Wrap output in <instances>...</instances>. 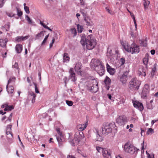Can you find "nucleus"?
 <instances>
[{"label": "nucleus", "mask_w": 158, "mask_h": 158, "mask_svg": "<svg viewBox=\"0 0 158 158\" xmlns=\"http://www.w3.org/2000/svg\"><path fill=\"white\" fill-rule=\"evenodd\" d=\"M128 72L125 71L120 78V81L123 84H125L127 81V77L128 75Z\"/></svg>", "instance_id": "11"}, {"label": "nucleus", "mask_w": 158, "mask_h": 158, "mask_svg": "<svg viewBox=\"0 0 158 158\" xmlns=\"http://www.w3.org/2000/svg\"><path fill=\"white\" fill-rule=\"evenodd\" d=\"M29 37V35H27L25 36H18L15 38V42H19L22 41H24L27 39Z\"/></svg>", "instance_id": "18"}, {"label": "nucleus", "mask_w": 158, "mask_h": 158, "mask_svg": "<svg viewBox=\"0 0 158 158\" xmlns=\"http://www.w3.org/2000/svg\"><path fill=\"white\" fill-rule=\"evenodd\" d=\"M143 3L144 8L145 9L148 8V6L150 4L149 1H144Z\"/></svg>", "instance_id": "35"}, {"label": "nucleus", "mask_w": 158, "mask_h": 158, "mask_svg": "<svg viewBox=\"0 0 158 158\" xmlns=\"http://www.w3.org/2000/svg\"><path fill=\"white\" fill-rule=\"evenodd\" d=\"M16 9L17 10L18 16L19 17L23 15L22 12L19 10V9L17 7H16Z\"/></svg>", "instance_id": "40"}, {"label": "nucleus", "mask_w": 158, "mask_h": 158, "mask_svg": "<svg viewBox=\"0 0 158 158\" xmlns=\"http://www.w3.org/2000/svg\"><path fill=\"white\" fill-rule=\"evenodd\" d=\"M105 149L106 148H102L101 147H98L96 148V149L99 152H102L103 151H104V150H105Z\"/></svg>", "instance_id": "43"}, {"label": "nucleus", "mask_w": 158, "mask_h": 158, "mask_svg": "<svg viewBox=\"0 0 158 158\" xmlns=\"http://www.w3.org/2000/svg\"><path fill=\"white\" fill-rule=\"evenodd\" d=\"M66 102L68 106H71L73 105V103L72 101L69 100H66Z\"/></svg>", "instance_id": "46"}, {"label": "nucleus", "mask_w": 158, "mask_h": 158, "mask_svg": "<svg viewBox=\"0 0 158 158\" xmlns=\"http://www.w3.org/2000/svg\"><path fill=\"white\" fill-rule=\"evenodd\" d=\"M12 127V125H8L7 126V129H6V131H8L9 132V131H11V128Z\"/></svg>", "instance_id": "48"}, {"label": "nucleus", "mask_w": 158, "mask_h": 158, "mask_svg": "<svg viewBox=\"0 0 158 158\" xmlns=\"http://www.w3.org/2000/svg\"><path fill=\"white\" fill-rule=\"evenodd\" d=\"M15 50L18 53H20L23 50V46L22 44H17L15 47Z\"/></svg>", "instance_id": "24"}, {"label": "nucleus", "mask_w": 158, "mask_h": 158, "mask_svg": "<svg viewBox=\"0 0 158 158\" xmlns=\"http://www.w3.org/2000/svg\"><path fill=\"white\" fill-rule=\"evenodd\" d=\"M102 133L103 134L108 135L110 133L112 132L115 134L117 132V127L114 122L109 123L105 122L102 124Z\"/></svg>", "instance_id": "2"}, {"label": "nucleus", "mask_w": 158, "mask_h": 158, "mask_svg": "<svg viewBox=\"0 0 158 158\" xmlns=\"http://www.w3.org/2000/svg\"><path fill=\"white\" fill-rule=\"evenodd\" d=\"M134 106L138 109L140 111H142L143 109V106L142 103L135 101L133 102Z\"/></svg>", "instance_id": "16"}, {"label": "nucleus", "mask_w": 158, "mask_h": 158, "mask_svg": "<svg viewBox=\"0 0 158 158\" xmlns=\"http://www.w3.org/2000/svg\"><path fill=\"white\" fill-rule=\"evenodd\" d=\"M147 67H141L139 69L138 74L142 78L145 77L146 76V72L147 70Z\"/></svg>", "instance_id": "12"}, {"label": "nucleus", "mask_w": 158, "mask_h": 158, "mask_svg": "<svg viewBox=\"0 0 158 158\" xmlns=\"http://www.w3.org/2000/svg\"><path fill=\"white\" fill-rule=\"evenodd\" d=\"M152 55H154L155 53V51L154 49L150 51Z\"/></svg>", "instance_id": "61"}, {"label": "nucleus", "mask_w": 158, "mask_h": 158, "mask_svg": "<svg viewBox=\"0 0 158 158\" xmlns=\"http://www.w3.org/2000/svg\"><path fill=\"white\" fill-rule=\"evenodd\" d=\"M92 62L94 67L98 66L102 64V61L98 59L92 60Z\"/></svg>", "instance_id": "22"}, {"label": "nucleus", "mask_w": 158, "mask_h": 158, "mask_svg": "<svg viewBox=\"0 0 158 158\" xmlns=\"http://www.w3.org/2000/svg\"><path fill=\"white\" fill-rule=\"evenodd\" d=\"M6 134L7 135H10V136H11V137H13V134H12L11 131H9V132H8V131H6Z\"/></svg>", "instance_id": "56"}, {"label": "nucleus", "mask_w": 158, "mask_h": 158, "mask_svg": "<svg viewBox=\"0 0 158 158\" xmlns=\"http://www.w3.org/2000/svg\"><path fill=\"white\" fill-rule=\"evenodd\" d=\"M48 36H49V34L48 35L45 37L43 41V42L42 43V44H41L42 45L44 44L46 42L47 39H48Z\"/></svg>", "instance_id": "50"}, {"label": "nucleus", "mask_w": 158, "mask_h": 158, "mask_svg": "<svg viewBox=\"0 0 158 158\" xmlns=\"http://www.w3.org/2000/svg\"><path fill=\"white\" fill-rule=\"evenodd\" d=\"M33 84L35 86V92L36 93H39L40 92L38 89L36 84L34 82Z\"/></svg>", "instance_id": "45"}, {"label": "nucleus", "mask_w": 158, "mask_h": 158, "mask_svg": "<svg viewBox=\"0 0 158 158\" xmlns=\"http://www.w3.org/2000/svg\"><path fill=\"white\" fill-rule=\"evenodd\" d=\"M156 70V68L155 67L153 68L152 70V72L151 73V75L152 76H153L154 75V73Z\"/></svg>", "instance_id": "54"}, {"label": "nucleus", "mask_w": 158, "mask_h": 158, "mask_svg": "<svg viewBox=\"0 0 158 158\" xmlns=\"http://www.w3.org/2000/svg\"><path fill=\"white\" fill-rule=\"evenodd\" d=\"M12 68H15L16 69H19V66L18 63L17 62H15V64L12 65Z\"/></svg>", "instance_id": "49"}, {"label": "nucleus", "mask_w": 158, "mask_h": 158, "mask_svg": "<svg viewBox=\"0 0 158 158\" xmlns=\"http://www.w3.org/2000/svg\"><path fill=\"white\" fill-rule=\"evenodd\" d=\"M70 31L71 32L74 34L73 37L75 36L77 34V32L76 31V29L74 28H71L70 30Z\"/></svg>", "instance_id": "38"}, {"label": "nucleus", "mask_w": 158, "mask_h": 158, "mask_svg": "<svg viewBox=\"0 0 158 158\" xmlns=\"http://www.w3.org/2000/svg\"><path fill=\"white\" fill-rule=\"evenodd\" d=\"M38 77H39V80L41 81V73L40 72H39L38 73Z\"/></svg>", "instance_id": "62"}, {"label": "nucleus", "mask_w": 158, "mask_h": 158, "mask_svg": "<svg viewBox=\"0 0 158 158\" xmlns=\"http://www.w3.org/2000/svg\"><path fill=\"white\" fill-rule=\"evenodd\" d=\"M121 43L125 50L126 48H127H127H128L129 46H128V45L127 46L125 45V43H124L123 41H121Z\"/></svg>", "instance_id": "53"}, {"label": "nucleus", "mask_w": 158, "mask_h": 158, "mask_svg": "<svg viewBox=\"0 0 158 158\" xmlns=\"http://www.w3.org/2000/svg\"><path fill=\"white\" fill-rule=\"evenodd\" d=\"M112 51L111 48L110 47L107 48L106 56L109 58H111L113 55Z\"/></svg>", "instance_id": "27"}, {"label": "nucleus", "mask_w": 158, "mask_h": 158, "mask_svg": "<svg viewBox=\"0 0 158 158\" xmlns=\"http://www.w3.org/2000/svg\"><path fill=\"white\" fill-rule=\"evenodd\" d=\"M116 122L120 125H123L127 122L126 118L124 116H120L117 118Z\"/></svg>", "instance_id": "10"}, {"label": "nucleus", "mask_w": 158, "mask_h": 158, "mask_svg": "<svg viewBox=\"0 0 158 158\" xmlns=\"http://www.w3.org/2000/svg\"><path fill=\"white\" fill-rule=\"evenodd\" d=\"M81 37V44L83 46L86 45L87 49L92 50L95 47L96 44V40L93 37H92V35H89L86 37L85 34H82Z\"/></svg>", "instance_id": "1"}, {"label": "nucleus", "mask_w": 158, "mask_h": 158, "mask_svg": "<svg viewBox=\"0 0 158 158\" xmlns=\"http://www.w3.org/2000/svg\"><path fill=\"white\" fill-rule=\"evenodd\" d=\"M4 1H0V8L2 7L4 3Z\"/></svg>", "instance_id": "58"}, {"label": "nucleus", "mask_w": 158, "mask_h": 158, "mask_svg": "<svg viewBox=\"0 0 158 158\" xmlns=\"http://www.w3.org/2000/svg\"><path fill=\"white\" fill-rule=\"evenodd\" d=\"M63 60L65 62H68L69 60V58L68 56V54L66 53H64V54L63 56Z\"/></svg>", "instance_id": "32"}, {"label": "nucleus", "mask_w": 158, "mask_h": 158, "mask_svg": "<svg viewBox=\"0 0 158 158\" xmlns=\"http://www.w3.org/2000/svg\"><path fill=\"white\" fill-rule=\"evenodd\" d=\"M80 12H81V13L83 15V16H84V17L85 16V17L86 16V15H85V11L84 10L81 9Z\"/></svg>", "instance_id": "55"}, {"label": "nucleus", "mask_w": 158, "mask_h": 158, "mask_svg": "<svg viewBox=\"0 0 158 158\" xmlns=\"http://www.w3.org/2000/svg\"><path fill=\"white\" fill-rule=\"evenodd\" d=\"M69 73L70 75L69 77V79H71V81L74 82L76 81L77 78L75 76V73L73 71V68H71L70 69Z\"/></svg>", "instance_id": "13"}, {"label": "nucleus", "mask_w": 158, "mask_h": 158, "mask_svg": "<svg viewBox=\"0 0 158 158\" xmlns=\"http://www.w3.org/2000/svg\"><path fill=\"white\" fill-rule=\"evenodd\" d=\"M87 86L88 90L92 93H95L98 90V83L97 80L95 79L90 80Z\"/></svg>", "instance_id": "3"}, {"label": "nucleus", "mask_w": 158, "mask_h": 158, "mask_svg": "<svg viewBox=\"0 0 158 158\" xmlns=\"http://www.w3.org/2000/svg\"><path fill=\"white\" fill-rule=\"evenodd\" d=\"M6 89L8 93L12 94L14 92V88L12 85L8 86V85H7Z\"/></svg>", "instance_id": "30"}, {"label": "nucleus", "mask_w": 158, "mask_h": 158, "mask_svg": "<svg viewBox=\"0 0 158 158\" xmlns=\"http://www.w3.org/2000/svg\"><path fill=\"white\" fill-rule=\"evenodd\" d=\"M77 27L78 32L80 33L81 32L83 29V26L78 24L77 25Z\"/></svg>", "instance_id": "36"}, {"label": "nucleus", "mask_w": 158, "mask_h": 158, "mask_svg": "<svg viewBox=\"0 0 158 158\" xmlns=\"http://www.w3.org/2000/svg\"><path fill=\"white\" fill-rule=\"evenodd\" d=\"M102 155L104 158H111L110 150H107L106 149L102 152Z\"/></svg>", "instance_id": "21"}, {"label": "nucleus", "mask_w": 158, "mask_h": 158, "mask_svg": "<svg viewBox=\"0 0 158 158\" xmlns=\"http://www.w3.org/2000/svg\"><path fill=\"white\" fill-rule=\"evenodd\" d=\"M67 158H75V157L72 155H68L67 156Z\"/></svg>", "instance_id": "63"}, {"label": "nucleus", "mask_w": 158, "mask_h": 158, "mask_svg": "<svg viewBox=\"0 0 158 158\" xmlns=\"http://www.w3.org/2000/svg\"><path fill=\"white\" fill-rule=\"evenodd\" d=\"M36 97V95L34 92L31 91H29L28 95V99L29 101L31 100L32 103L35 102Z\"/></svg>", "instance_id": "15"}, {"label": "nucleus", "mask_w": 158, "mask_h": 158, "mask_svg": "<svg viewBox=\"0 0 158 158\" xmlns=\"http://www.w3.org/2000/svg\"><path fill=\"white\" fill-rule=\"evenodd\" d=\"M44 4H45L47 6H48V5H50V1L48 0L47 1V3H45L44 2Z\"/></svg>", "instance_id": "59"}, {"label": "nucleus", "mask_w": 158, "mask_h": 158, "mask_svg": "<svg viewBox=\"0 0 158 158\" xmlns=\"http://www.w3.org/2000/svg\"><path fill=\"white\" fill-rule=\"evenodd\" d=\"M123 147V148L124 151L125 152L129 153L131 154H137L139 150L138 149L134 147L127 142L126 143Z\"/></svg>", "instance_id": "5"}, {"label": "nucleus", "mask_w": 158, "mask_h": 158, "mask_svg": "<svg viewBox=\"0 0 158 158\" xmlns=\"http://www.w3.org/2000/svg\"><path fill=\"white\" fill-rule=\"evenodd\" d=\"M104 82L106 85V88L107 90H109L110 87L111 80L107 76H106Z\"/></svg>", "instance_id": "20"}, {"label": "nucleus", "mask_w": 158, "mask_h": 158, "mask_svg": "<svg viewBox=\"0 0 158 158\" xmlns=\"http://www.w3.org/2000/svg\"><path fill=\"white\" fill-rule=\"evenodd\" d=\"M6 15L8 16L9 17H12L14 16L15 14H14L13 13H9L6 12Z\"/></svg>", "instance_id": "47"}, {"label": "nucleus", "mask_w": 158, "mask_h": 158, "mask_svg": "<svg viewBox=\"0 0 158 158\" xmlns=\"http://www.w3.org/2000/svg\"><path fill=\"white\" fill-rule=\"evenodd\" d=\"M69 79H68V78L67 77H65L63 79V80L64 81V82L65 83V86H66V84L67 82L68 81Z\"/></svg>", "instance_id": "51"}, {"label": "nucleus", "mask_w": 158, "mask_h": 158, "mask_svg": "<svg viewBox=\"0 0 158 158\" xmlns=\"http://www.w3.org/2000/svg\"><path fill=\"white\" fill-rule=\"evenodd\" d=\"M7 41V39H5L4 40L2 39H0V46L2 47H6Z\"/></svg>", "instance_id": "28"}, {"label": "nucleus", "mask_w": 158, "mask_h": 158, "mask_svg": "<svg viewBox=\"0 0 158 158\" xmlns=\"http://www.w3.org/2000/svg\"><path fill=\"white\" fill-rule=\"evenodd\" d=\"M5 31H8L9 30L10 27V25L9 23H6V24L5 25Z\"/></svg>", "instance_id": "44"}, {"label": "nucleus", "mask_w": 158, "mask_h": 158, "mask_svg": "<svg viewBox=\"0 0 158 158\" xmlns=\"http://www.w3.org/2000/svg\"><path fill=\"white\" fill-rule=\"evenodd\" d=\"M125 50L128 52H130L132 54H136L139 53L140 51L139 46L133 43L131 45L129 46L128 48H125Z\"/></svg>", "instance_id": "7"}, {"label": "nucleus", "mask_w": 158, "mask_h": 158, "mask_svg": "<svg viewBox=\"0 0 158 158\" xmlns=\"http://www.w3.org/2000/svg\"><path fill=\"white\" fill-rule=\"evenodd\" d=\"M40 23L44 28L45 27V26H46V25L43 22H42V21H40Z\"/></svg>", "instance_id": "64"}, {"label": "nucleus", "mask_w": 158, "mask_h": 158, "mask_svg": "<svg viewBox=\"0 0 158 158\" xmlns=\"http://www.w3.org/2000/svg\"><path fill=\"white\" fill-rule=\"evenodd\" d=\"M84 20L85 22L86 25L88 26H91L94 25V23L90 19V17L85 16Z\"/></svg>", "instance_id": "17"}, {"label": "nucleus", "mask_w": 158, "mask_h": 158, "mask_svg": "<svg viewBox=\"0 0 158 158\" xmlns=\"http://www.w3.org/2000/svg\"><path fill=\"white\" fill-rule=\"evenodd\" d=\"M149 55L148 53H146L144 58L143 59V63L146 65V67H147V64H148V61Z\"/></svg>", "instance_id": "31"}, {"label": "nucleus", "mask_w": 158, "mask_h": 158, "mask_svg": "<svg viewBox=\"0 0 158 158\" xmlns=\"http://www.w3.org/2000/svg\"><path fill=\"white\" fill-rule=\"evenodd\" d=\"M81 68L82 65L81 63L79 62H77L75 66L74 69L76 72L77 73L81 76L82 75V72L81 70Z\"/></svg>", "instance_id": "14"}, {"label": "nucleus", "mask_w": 158, "mask_h": 158, "mask_svg": "<svg viewBox=\"0 0 158 158\" xmlns=\"http://www.w3.org/2000/svg\"><path fill=\"white\" fill-rule=\"evenodd\" d=\"M154 133L153 129L152 128H149L148 129V131L147 132L146 134L147 135H149L150 133Z\"/></svg>", "instance_id": "42"}, {"label": "nucleus", "mask_w": 158, "mask_h": 158, "mask_svg": "<svg viewBox=\"0 0 158 158\" xmlns=\"http://www.w3.org/2000/svg\"><path fill=\"white\" fill-rule=\"evenodd\" d=\"M147 107L148 109H152L153 107L152 104L149 103V102H147Z\"/></svg>", "instance_id": "41"}, {"label": "nucleus", "mask_w": 158, "mask_h": 158, "mask_svg": "<svg viewBox=\"0 0 158 158\" xmlns=\"http://www.w3.org/2000/svg\"><path fill=\"white\" fill-rule=\"evenodd\" d=\"M141 84L140 82L136 78H133L129 82V87L131 91L138 90Z\"/></svg>", "instance_id": "4"}, {"label": "nucleus", "mask_w": 158, "mask_h": 158, "mask_svg": "<svg viewBox=\"0 0 158 158\" xmlns=\"http://www.w3.org/2000/svg\"><path fill=\"white\" fill-rule=\"evenodd\" d=\"M95 130L96 132V140L97 141L101 142L103 140V138L102 136L100 135L99 134L98 131V129L96 128Z\"/></svg>", "instance_id": "25"}, {"label": "nucleus", "mask_w": 158, "mask_h": 158, "mask_svg": "<svg viewBox=\"0 0 158 158\" xmlns=\"http://www.w3.org/2000/svg\"><path fill=\"white\" fill-rule=\"evenodd\" d=\"M44 36V34L43 31H41L40 33L37 34L35 37V39H38L41 36Z\"/></svg>", "instance_id": "37"}, {"label": "nucleus", "mask_w": 158, "mask_h": 158, "mask_svg": "<svg viewBox=\"0 0 158 158\" xmlns=\"http://www.w3.org/2000/svg\"><path fill=\"white\" fill-rule=\"evenodd\" d=\"M26 5L25 3L24 4V10L27 14H29L30 13V11H29V8L27 6H26L25 5Z\"/></svg>", "instance_id": "39"}, {"label": "nucleus", "mask_w": 158, "mask_h": 158, "mask_svg": "<svg viewBox=\"0 0 158 158\" xmlns=\"http://www.w3.org/2000/svg\"><path fill=\"white\" fill-rule=\"evenodd\" d=\"M1 107L2 108H5L4 110V111H11L14 109V107L13 105L9 106L7 103L2 105Z\"/></svg>", "instance_id": "19"}, {"label": "nucleus", "mask_w": 158, "mask_h": 158, "mask_svg": "<svg viewBox=\"0 0 158 158\" xmlns=\"http://www.w3.org/2000/svg\"><path fill=\"white\" fill-rule=\"evenodd\" d=\"M105 68L102 64L95 67V70L97 73L100 76H102L104 74Z\"/></svg>", "instance_id": "9"}, {"label": "nucleus", "mask_w": 158, "mask_h": 158, "mask_svg": "<svg viewBox=\"0 0 158 158\" xmlns=\"http://www.w3.org/2000/svg\"><path fill=\"white\" fill-rule=\"evenodd\" d=\"M15 80V77H10L8 81V82L7 85H8L10 83L14 84Z\"/></svg>", "instance_id": "34"}, {"label": "nucleus", "mask_w": 158, "mask_h": 158, "mask_svg": "<svg viewBox=\"0 0 158 158\" xmlns=\"http://www.w3.org/2000/svg\"><path fill=\"white\" fill-rule=\"evenodd\" d=\"M106 69L107 72L111 75H113L115 73L114 69L111 68L108 64H106Z\"/></svg>", "instance_id": "23"}, {"label": "nucleus", "mask_w": 158, "mask_h": 158, "mask_svg": "<svg viewBox=\"0 0 158 158\" xmlns=\"http://www.w3.org/2000/svg\"><path fill=\"white\" fill-rule=\"evenodd\" d=\"M88 125V122H86L85 124H81L77 126L78 128L80 130L82 131L85 130Z\"/></svg>", "instance_id": "26"}, {"label": "nucleus", "mask_w": 158, "mask_h": 158, "mask_svg": "<svg viewBox=\"0 0 158 158\" xmlns=\"http://www.w3.org/2000/svg\"><path fill=\"white\" fill-rule=\"evenodd\" d=\"M158 121V119L156 120H152V121L151 124L152 125H153L156 122H157Z\"/></svg>", "instance_id": "60"}, {"label": "nucleus", "mask_w": 158, "mask_h": 158, "mask_svg": "<svg viewBox=\"0 0 158 158\" xmlns=\"http://www.w3.org/2000/svg\"><path fill=\"white\" fill-rule=\"evenodd\" d=\"M148 85L147 84H145L144 86V89H143V91H144L145 89H146L147 91H148Z\"/></svg>", "instance_id": "57"}, {"label": "nucleus", "mask_w": 158, "mask_h": 158, "mask_svg": "<svg viewBox=\"0 0 158 158\" xmlns=\"http://www.w3.org/2000/svg\"><path fill=\"white\" fill-rule=\"evenodd\" d=\"M56 131L58 135V136L56 137V139L60 147L62 145V142L64 140V136L62 133L60 132V128H57L56 129Z\"/></svg>", "instance_id": "8"}, {"label": "nucleus", "mask_w": 158, "mask_h": 158, "mask_svg": "<svg viewBox=\"0 0 158 158\" xmlns=\"http://www.w3.org/2000/svg\"><path fill=\"white\" fill-rule=\"evenodd\" d=\"M140 46L146 47L147 45V38L145 40H139Z\"/></svg>", "instance_id": "29"}, {"label": "nucleus", "mask_w": 158, "mask_h": 158, "mask_svg": "<svg viewBox=\"0 0 158 158\" xmlns=\"http://www.w3.org/2000/svg\"><path fill=\"white\" fill-rule=\"evenodd\" d=\"M120 62H121V65H123L125 62V59L123 58H122L120 59Z\"/></svg>", "instance_id": "52"}, {"label": "nucleus", "mask_w": 158, "mask_h": 158, "mask_svg": "<svg viewBox=\"0 0 158 158\" xmlns=\"http://www.w3.org/2000/svg\"><path fill=\"white\" fill-rule=\"evenodd\" d=\"M25 19L29 24H35V22H33L32 19L27 15H26Z\"/></svg>", "instance_id": "33"}, {"label": "nucleus", "mask_w": 158, "mask_h": 158, "mask_svg": "<svg viewBox=\"0 0 158 158\" xmlns=\"http://www.w3.org/2000/svg\"><path fill=\"white\" fill-rule=\"evenodd\" d=\"M83 138V134L81 131L76 132L74 135V139H70L69 141L73 146H75V144L79 143L81 140Z\"/></svg>", "instance_id": "6"}]
</instances>
